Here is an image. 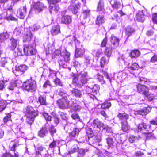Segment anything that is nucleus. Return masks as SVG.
Here are the masks:
<instances>
[{
    "label": "nucleus",
    "instance_id": "37998d69",
    "mask_svg": "<svg viewBox=\"0 0 157 157\" xmlns=\"http://www.w3.org/2000/svg\"><path fill=\"white\" fill-rule=\"evenodd\" d=\"M38 101L41 105H46V98L45 96H40L39 98Z\"/></svg>",
    "mask_w": 157,
    "mask_h": 157
},
{
    "label": "nucleus",
    "instance_id": "f257e3e1",
    "mask_svg": "<svg viewBox=\"0 0 157 157\" xmlns=\"http://www.w3.org/2000/svg\"><path fill=\"white\" fill-rule=\"evenodd\" d=\"M55 55L56 56H59L58 60L59 66L64 68H68L67 67L69 64V61L70 60V53L66 49L62 50V52L59 50H57L55 52Z\"/></svg>",
    "mask_w": 157,
    "mask_h": 157
},
{
    "label": "nucleus",
    "instance_id": "ddd939ff",
    "mask_svg": "<svg viewBox=\"0 0 157 157\" xmlns=\"http://www.w3.org/2000/svg\"><path fill=\"white\" fill-rule=\"evenodd\" d=\"M81 107L77 104L76 103H75L74 101L71 106H70L69 108L70 109L71 112H76L79 111L81 109Z\"/></svg>",
    "mask_w": 157,
    "mask_h": 157
},
{
    "label": "nucleus",
    "instance_id": "603ef678",
    "mask_svg": "<svg viewBox=\"0 0 157 157\" xmlns=\"http://www.w3.org/2000/svg\"><path fill=\"white\" fill-rule=\"evenodd\" d=\"M86 134H87L88 138L92 137L93 136V132L91 128H88L86 131Z\"/></svg>",
    "mask_w": 157,
    "mask_h": 157
},
{
    "label": "nucleus",
    "instance_id": "3c124183",
    "mask_svg": "<svg viewBox=\"0 0 157 157\" xmlns=\"http://www.w3.org/2000/svg\"><path fill=\"white\" fill-rule=\"evenodd\" d=\"M52 115L54 117V121L55 123L57 125L59 122V119L57 115L54 113H52Z\"/></svg>",
    "mask_w": 157,
    "mask_h": 157
},
{
    "label": "nucleus",
    "instance_id": "c756f323",
    "mask_svg": "<svg viewBox=\"0 0 157 157\" xmlns=\"http://www.w3.org/2000/svg\"><path fill=\"white\" fill-rule=\"evenodd\" d=\"M85 52L84 49H79L76 48L75 51V56L76 57H81L83 55Z\"/></svg>",
    "mask_w": 157,
    "mask_h": 157
},
{
    "label": "nucleus",
    "instance_id": "ea45409f",
    "mask_svg": "<svg viewBox=\"0 0 157 157\" xmlns=\"http://www.w3.org/2000/svg\"><path fill=\"white\" fill-rule=\"evenodd\" d=\"M59 95L62 97V98H69V96L64 91L63 89H60L59 92Z\"/></svg>",
    "mask_w": 157,
    "mask_h": 157
},
{
    "label": "nucleus",
    "instance_id": "774afa93",
    "mask_svg": "<svg viewBox=\"0 0 157 157\" xmlns=\"http://www.w3.org/2000/svg\"><path fill=\"white\" fill-rule=\"evenodd\" d=\"M151 62L152 63H155L157 62V54H155L151 58Z\"/></svg>",
    "mask_w": 157,
    "mask_h": 157
},
{
    "label": "nucleus",
    "instance_id": "4d7b16f0",
    "mask_svg": "<svg viewBox=\"0 0 157 157\" xmlns=\"http://www.w3.org/2000/svg\"><path fill=\"white\" fill-rule=\"evenodd\" d=\"M22 84L21 81L20 80H17L15 81L12 82V85H14L15 86H20V85Z\"/></svg>",
    "mask_w": 157,
    "mask_h": 157
},
{
    "label": "nucleus",
    "instance_id": "6e6552de",
    "mask_svg": "<svg viewBox=\"0 0 157 157\" xmlns=\"http://www.w3.org/2000/svg\"><path fill=\"white\" fill-rule=\"evenodd\" d=\"M80 130L77 128H74L69 134V137L71 140H76L79 134Z\"/></svg>",
    "mask_w": 157,
    "mask_h": 157
},
{
    "label": "nucleus",
    "instance_id": "5701e85b",
    "mask_svg": "<svg viewBox=\"0 0 157 157\" xmlns=\"http://www.w3.org/2000/svg\"><path fill=\"white\" fill-rule=\"evenodd\" d=\"M148 109V110L150 109L151 108L150 107H148L144 108L143 109L137 110L135 111V114H137L142 115H146L148 113V112L146 111V109Z\"/></svg>",
    "mask_w": 157,
    "mask_h": 157
},
{
    "label": "nucleus",
    "instance_id": "09e8293b",
    "mask_svg": "<svg viewBox=\"0 0 157 157\" xmlns=\"http://www.w3.org/2000/svg\"><path fill=\"white\" fill-rule=\"evenodd\" d=\"M6 102L5 101H0V112L3 111L6 106Z\"/></svg>",
    "mask_w": 157,
    "mask_h": 157
},
{
    "label": "nucleus",
    "instance_id": "c03bdc74",
    "mask_svg": "<svg viewBox=\"0 0 157 157\" xmlns=\"http://www.w3.org/2000/svg\"><path fill=\"white\" fill-rule=\"evenodd\" d=\"M78 150V147L73 148L69 151L68 153L67 154V155H66V154H65L63 156V157H66L67 156H69V155L71 156V154L77 151Z\"/></svg>",
    "mask_w": 157,
    "mask_h": 157
},
{
    "label": "nucleus",
    "instance_id": "a878e982",
    "mask_svg": "<svg viewBox=\"0 0 157 157\" xmlns=\"http://www.w3.org/2000/svg\"><path fill=\"white\" fill-rule=\"evenodd\" d=\"M48 131L45 127H43L38 132V135L40 137H44L47 134Z\"/></svg>",
    "mask_w": 157,
    "mask_h": 157
},
{
    "label": "nucleus",
    "instance_id": "e433bc0d",
    "mask_svg": "<svg viewBox=\"0 0 157 157\" xmlns=\"http://www.w3.org/2000/svg\"><path fill=\"white\" fill-rule=\"evenodd\" d=\"M106 140L108 146L109 147H113L114 141L113 138L108 137L106 138Z\"/></svg>",
    "mask_w": 157,
    "mask_h": 157
},
{
    "label": "nucleus",
    "instance_id": "a211bd4d",
    "mask_svg": "<svg viewBox=\"0 0 157 157\" xmlns=\"http://www.w3.org/2000/svg\"><path fill=\"white\" fill-rule=\"evenodd\" d=\"M61 22L63 24H69L71 22V18L68 15L63 16L61 18Z\"/></svg>",
    "mask_w": 157,
    "mask_h": 157
},
{
    "label": "nucleus",
    "instance_id": "393cba45",
    "mask_svg": "<svg viewBox=\"0 0 157 157\" xmlns=\"http://www.w3.org/2000/svg\"><path fill=\"white\" fill-rule=\"evenodd\" d=\"M141 138V137L139 136H136L134 135H130L129 136L128 140L130 143H132L138 141Z\"/></svg>",
    "mask_w": 157,
    "mask_h": 157
},
{
    "label": "nucleus",
    "instance_id": "f8f14e48",
    "mask_svg": "<svg viewBox=\"0 0 157 157\" xmlns=\"http://www.w3.org/2000/svg\"><path fill=\"white\" fill-rule=\"evenodd\" d=\"M51 33L53 35H56L60 33V26L58 25L53 26L51 31Z\"/></svg>",
    "mask_w": 157,
    "mask_h": 157
},
{
    "label": "nucleus",
    "instance_id": "69168bd1",
    "mask_svg": "<svg viewBox=\"0 0 157 157\" xmlns=\"http://www.w3.org/2000/svg\"><path fill=\"white\" fill-rule=\"evenodd\" d=\"M152 17L154 22L157 24V13H153L152 14Z\"/></svg>",
    "mask_w": 157,
    "mask_h": 157
},
{
    "label": "nucleus",
    "instance_id": "338daca9",
    "mask_svg": "<svg viewBox=\"0 0 157 157\" xmlns=\"http://www.w3.org/2000/svg\"><path fill=\"white\" fill-rule=\"evenodd\" d=\"M40 28V26L36 24H35L33 25V27H32V31H37Z\"/></svg>",
    "mask_w": 157,
    "mask_h": 157
},
{
    "label": "nucleus",
    "instance_id": "39448f33",
    "mask_svg": "<svg viewBox=\"0 0 157 157\" xmlns=\"http://www.w3.org/2000/svg\"><path fill=\"white\" fill-rule=\"evenodd\" d=\"M24 51L27 56L35 55L36 53V50L32 46L29 44H26L24 46Z\"/></svg>",
    "mask_w": 157,
    "mask_h": 157
},
{
    "label": "nucleus",
    "instance_id": "72a5a7b5",
    "mask_svg": "<svg viewBox=\"0 0 157 157\" xmlns=\"http://www.w3.org/2000/svg\"><path fill=\"white\" fill-rule=\"evenodd\" d=\"M88 88L89 89V91L90 92L92 91V92L94 94H96L99 92L100 87L98 85H94L92 89L89 87H88V88H87V89H88Z\"/></svg>",
    "mask_w": 157,
    "mask_h": 157
},
{
    "label": "nucleus",
    "instance_id": "de8ad7c7",
    "mask_svg": "<svg viewBox=\"0 0 157 157\" xmlns=\"http://www.w3.org/2000/svg\"><path fill=\"white\" fill-rule=\"evenodd\" d=\"M98 10L102 11L104 10V2L103 0H100L98 6Z\"/></svg>",
    "mask_w": 157,
    "mask_h": 157
},
{
    "label": "nucleus",
    "instance_id": "0eeeda50",
    "mask_svg": "<svg viewBox=\"0 0 157 157\" xmlns=\"http://www.w3.org/2000/svg\"><path fill=\"white\" fill-rule=\"evenodd\" d=\"M139 80L142 83L148 84L150 86V89L151 90H155L157 89V86H155L153 85L154 83L151 82L149 79H147L143 77H140Z\"/></svg>",
    "mask_w": 157,
    "mask_h": 157
},
{
    "label": "nucleus",
    "instance_id": "473e14b6",
    "mask_svg": "<svg viewBox=\"0 0 157 157\" xmlns=\"http://www.w3.org/2000/svg\"><path fill=\"white\" fill-rule=\"evenodd\" d=\"M140 52L138 50H134L131 51L130 56L132 58H136L140 56Z\"/></svg>",
    "mask_w": 157,
    "mask_h": 157
},
{
    "label": "nucleus",
    "instance_id": "1a4fd4ad",
    "mask_svg": "<svg viewBox=\"0 0 157 157\" xmlns=\"http://www.w3.org/2000/svg\"><path fill=\"white\" fill-rule=\"evenodd\" d=\"M44 7V4L40 2H37L35 3L33 5V9L35 12L38 13L43 10Z\"/></svg>",
    "mask_w": 157,
    "mask_h": 157
},
{
    "label": "nucleus",
    "instance_id": "0e129e2a",
    "mask_svg": "<svg viewBox=\"0 0 157 157\" xmlns=\"http://www.w3.org/2000/svg\"><path fill=\"white\" fill-rule=\"evenodd\" d=\"M43 115L46 121H51L52 117L49 116L47 113H44Z\"/></svg>",
    "mask_w": 157,
    "mask_h": 157
},
{
    "label": "nucleus",
    "instance_id": "bf43d9fd",
    "mask_svg": "<svg viewBox=\"0 0 157 157\" xmlns=\"http://www.w3.org/2000/svg\"><path fill=\"white\" fill-rule=\"evenodd\" d=\"M47 1L50 4L56 5L55 4L60 2L61 0H47Z\"/></svg>",
    "mask_w": 157,
    "mask_h": 157
},
{
    "label": "nucleus",
    "instance_id": "8fccbe9b",
    "mask_svg": "<svg viewBox=\"0 0 157 157\" xmlns=\"http://www.w3.org/2000/svg\"><path fill=\"white\" fill-rule=\"evenodd\" d=\"M67 40L68 41V43L69 44L72 43L73 41H74L75 44L76 41L78 42V41L74 36H71L69 38L67 39Z\"/></svg>",
    "mask_w": 157,
    "mask_h": 157
},
{
    "label": "nucleus",
    "instance_id": "58836bf2",
    "mask_svg": "<svg viewBox=\"0 0 157 157\" xmlns=\"http://www.w3.org/2000/svg\"><path fill=\"white\" fill-rule=\"evenodd\" d=\"M11 115L8 114L3 119L4 122L6 123V125L8 126H10L11 124H9V123H11V120H10Z\"/></svg>",
    "mask_w": 157,
    "mask_h": 157
},
{
    "label": "nucleus",
    "instance_id": "412c9836",
    "mask_svg": "<svg viewBox=\"0 0 157 157\" xmlns=\"http://www.w3.org/2000/svg\"><path fill=\"white\" fill-rule=\"evenodd\" d=\"M26 13V8L24 6L23 9H20L17 12L18 17L21 19L24 18Z\"/></svg>",
    "mask_w": 157,
    "mask_h": 157
},
{
    "label": "nucleus",
    "instance_id": "f03ea898",
    "mask_svg": "<svg viewBox=\"0 0 157 157\" xmlns=\"http://www.w3.org/2000/svg\"><path fill=\"white\" fill-rule=\"evenodd\" d=\"M87 73L82 71L78 75H74L72 76V83L79 87H81L87 81Z\"/></svg>",
    "mask_w": 157,
    "mask_h": 157
},
{
    "label": "nucleus",
    "instance_id": "aec40b11",
    "mask_svg": "<svg viewBox=\"0 0 157 157\" xmlns=\"http://www.w3.org/2000/svg\"><path fill=\"white\" fill-rule=\"evenodd\" d=\"M80 7V6L79 4H75L69 6V9L71 10L74 14H75L78 12Z\"/></svg>",
    "mask_w": 157,
    "mask_h": 157
},
{
    "label": "nucleus",
    "instance_id": "c85d7f7f",
    "mask_svg": "<svg viewBox=\"0 0 157 157\" xmlns=\"http://www.w3.org/2000/svg\"><path fill=\"white\" fill-rule=\"evenodd\" d=\"M32 37V34L31 32L30 31H27L23 36V41L25 42L29 41L31 40Z\"/></svg>",
    "mask_w": 157,
    "mask_h": 157
},
{
    "label": "nucleus",
    "instance_id": "a19ab883",
    "mask_svg": "<svg viewBox=\"0 0 157 157\" xmlns=\"http://www.w3.org/2000/svg\"><path fill=\"white\" fill-rule=\"evenodd\" d=\"M129 129L126 120L122 122V129L124 132L127 131Z\"/></svg>",
    "mask_w": 157,
    "mask_h": 157
},
{
    "label": "nucleus",
    "instance_id": "2eb2a0df",
    "mask_svg": "<svg viewBox=\"0 0 157 157\" xmlns=\"http://www.w3.org/2000/svg\"><path fill=\"white\" fill-rule=\"evenodd\" d=\"M93 124L94 127H96L100 129L102 127L103 128H105L103 123L98 119H96L94 120Z\"/></svg>",
    "mask_w": 157,
    "mask_h": 157
},
{
    "label": "nucleus",
    "instance_id": "79ce46f5",
    "mask_svg": "<svg viewBox=\"0 0 157 157\" xmlns=\"http://www.w3.org/2000/svg\"><path fill=\"white\" fill-rule=\"evenodd\" d=\"M117 117L121 119H123L126 120L128 118V115L125 113H119Z\"/></svg>",
    "mask_w": 157,
    "mask_h": 157
},
{
    "label": "nucleus",
    "instance_id": "b1692460",
    "mask_svg": "<svg viewBox=\"0 0 157 157\" xmlns=\"http://www.w3.org/2000/svg\"><path fill=\"white\" fill-rule=\"evenodd\" d=\"M49 11L51 14L52 13H56L59 9V7L56 5L50 4L49 6Z\"/></svg>",
    "mask_w": 157,
    "mask_h": 157
},
{
    "label": "nucleus",
    "instance_id": "4468645a",
    "mask_svg": "<svg viewBox=\"0 0 157 157\" xmlns=\"http://www.w3.org/2000/svg\"><path fill=\"white\" fill-rule=\"evenodd\" d=\"M105 22V19L104 16L103 15H99L97 16L95 21L96 24L99 26L104 23Z\"/></svg>",
    "mask_w": 157,
    "mask_h": 157
},
{
    "label": "nucleus",
    "instance_id": "dca6fc26",
    "mask_svg": "<svg viewBox=\"0 0 157 157\" xmlns=\"http://www.w3.org/2000/svg\"><path fill=\"white\" fill-rule=\"evenodd\" d=\"M111 38L110 41L111 43L113 44L114 48H117L119 45V39L113 34L111 35Z\"/></svg>",
    "mask_w": 157,
    "mask_h": 157
},
{
    "label": "nucleus",
    "instance_id": "49530a36",
    "mask_svg": "<svg viewBox=\"0 0 157 157\" xmlns=\"http://www.w3.org/2000/svg\"><path fill=\"white\" fill-rule=\"evenodd\" d=\"M111 106V104L110 102L105 101L101 105V108L103 109L109 108Z\"/></svg>",
    "mask_w": 157,
    "mask_h": 157
},
{
    "label": "nucleus",
    "instance_id": "2f4dec72",
    "mask_svg": "<svg viewBox=\"0 0 157 157\" xmlns=\"http://www.w3.org/2000/svg\"><path fill=\"white\" fill-rule=\"evenodd\" d=\"M36 116H26V122L30 126L32 124L34 121V118Z\"/></svg>",
    "mask_w": 157,
    "mask_h": 157
},
{
    "label": "nucleus",
    "instance_id": "052dcab7",
    "mask_svg": "<svg viewBox=\"0 0 157 157\" xmlns=\"http://www.w3.org/2000/svg\"><path fill=\"white\" fill-rule=\"evenodd\" d=\"M7 80H1L0 81V90H2L4 87L5 85L7 82Z\"/></svg>",
    "mask_w": 157,
    "mask_h": 157
},
{
    "label": "nucleus",
    "instance_id": "680f3d73",
    "mask_svg": "<svg viewBox=\"0 0 157 157\" xmlns=\"http://www.w3.org/2000/svg\"><path fill=\"white\" fill-rule=\"evenodd\" d=\"M49 131L50 132L51 135L52 136L56 132V129L54 127L53 125H52L50 127Z\"/></svg>",
    "mask_w": 157,
    "mask_h": 157
},
{
    "label": "nucleus",
    "instance_id": "5fc2aeb1",
    "mask_svg": "<svg viewBox=\"0 0 157 157\" xmlns=\"http://www.w3.org/2000/svg\"><path fill=\"white\" fill-rule=\"evenodd\" d=\"M103 52L101 48H100L98 49L95 52V56L98 57H99V56Z\"/></svg>",
    "mask_w": 157,
    "mask_h": 157
},
{
    "label": "nucleus",
    "instance_id": "423d86ee",
    "mask_svg": "<svg viewBox=\"0 0 157 157\" xmlns=\"http://www.w3.org/2000/svg\"><path fill=\"white\" fill-rule=\"evenodd\" d=\"M137 88L138 91L140 93L142 94L147 97L149 94V89L147 86L138 84L137 86Z\"/></svg>",
    "mask_w": 157,
    "mask_h": 157
},
{
    "label": "nucleus",
    "instance_id": "9b49d317",
    "mask_svg": "<svg viewBox=\"0 0 157 157\" xmlns=\"http://www.w3.org/2000/svg\"><path fill=\"white\" fill-rule=\"evenodd\" d=\"M25 113L26 116L29 115L32 116H36L37 113L35 111L33 108L30 106H28L26 108Z\"/></svg>",
    "mask_w": 157,
    "mask_h": 157
},
{
    "label": "nucleus",
    "instance_id": "cd10ccee",
    "mask_svg": "<svg viewBox=\"0 0 157 157\" xmlns=\"http://www.w3.org/2000/svg\"><path fill=\"white\" fill-rule=\"evenodd\" d=\"M28 68V67L25 64H22L16 67V70L17 71L24 72Z\"/></svg>",
    "mask_w": 157,
    "mask_h": 157
},
{
    "label": "nucleus",
    "instance_id": "bb28decb",
    "mask_svg": "<svg viewBox=\"0 0 157 157\" xmlns=\"http://www.w3.org/2000/svg\"><path fill=\"white\" fill-rule=\"evenodd\" d=\"M72 94L76 98H80L82 96V93L80 91L76 89H74L71 91Z\"/></svg>",
    "mask_w": 157,
    "mask_h": 157
},
{
    "label": "nucleus",
    "instance_id": "6e6d98bb",
    "mask_svg": "<svg viewBox=\"0 0 157 157\" xmlns=\"http://www.w3.org/2000/svg\"><path fill=\"white\" fill-rule=\"evenodd\" d=\"M84 58L86 65L89 64L90 63L91 57L89 55H86L85 56Z\"/></svg>",
    "mask_w": 157,
    "mask_h": 157
},
{
    "label": "nucleus",
    "instance_id": "f3484780",
    "mask_svg": "<svg viewBox=\"0 0 157 157\" xmlns=\"http://www.w3.org/2000/svg\"><path fill=\"white\" fill-rule=\"evenodd\" d=\"M136 18L138 21L142 22L144 21L145 18L143 11H139L136 16Z\"/></svg>",
    "mask_w": 157,
    "mask_h": 157
},
{
    "label": "nucleus",
    "instance_id": "864d4df0",
    "mask_svg": "<svg viewBox=\"0 0 157 157\" xmlns=\"http://www.w3.org/2000/svg\"><path fill=\"white\" fill-rule=\"evenodd\" d=\"M78 151V157H83L85 154V150L83 149H80Z\"/></svg>",
    "mask_w": 157,
    "mask_h": 157
},
{
    "label": "nucleus",
    "instance_id": "7ed1b4c3",
    "mask_svg": "<svg viewBox=\"0 0 157 157\" xmlns=\"http://www.w3.org/2000/svg\"><path fill=\"white\" fill-rule=\"evenodd\" d=\"M22 84L23 88L27 91L33 92L36 90V83L34 81L28 80L24 82Z\"/></svg>",
    "mask_w": 157,
    "mask_h": 157
},
{
    "label": "nucleus",
    "instance_id": "4c0bfd02",
    "mask_svg": "<svg viewBox=\"0 0 157 157\" xmlns=\"http://www.w3.org/2000/svg\"><path fill=\"white\" fill-rule=\"evenodd\" d=\"M95 77L101 84H104L105 83V81L104 80L102 75L101 74L99 73L95 75Z\"/></svg>",
    "mask_w": 157,
    "mask_h": 157
},
{
    "label": "nucleus",
    "instance_id": "4be33fe9",
    "mask_svg": "<svg viewBox=\"0 0 157 157\" xmlns=\"http://www.w3.org/2000/svg\"><path fill=\"white\" fill-rule=\"evenodd\" d=\"M112 7L116 9L120 8L121 6L120 2L118 0H112L110 2Z\"/></svg>",
    "mask_w": 157,
    "mask_h": 157
},
{
    "label": "nucleus",
    "instance_id": "9d476101",
    "mask_svg": "<svg viewBox=\"0 0 157 157\" xmlns=\"http://www.w3.org/2000/svg\"><path fill=\"white\" fill-rule=\"evenodd\" d=\"M147 124L144 122H142L138 126L137 131L138 132H142L143 133H147L145 131L147 132L149 131L148 127Z\"/></svg>",
    "mask_w": 157,
    "mask_h": 157
},
{
    "label": "nucleus",
    "instance_id": "20e7f679",
    "mask_svg": "<svg viewBox=\"0 0 157 157\" xmlns=\"http://www.w3.org/2000/svg\"><path fill=\"white\" fill-rule=\"evenodd\" d=\"M69 98H61L57 100L56 103L59 108L62 109L69 108Z\"/></svg>",
    "mask_w": 157,
    "mask_h": 157
},
{
    "label": "nucleus",
    "instance_id": "7c9ffc66",
    "mask_svg": "<svg viewBox=\"0 0 157 157\" xmlns=\"http://www.w3.org/2000/svg\"><path fill=\"white\" fill-rule=\"evenodd\" d=\"M10 41L11 42V45L10 46L11 49L12 50H13L17 47V40L14 38H12L10 39Z\"/></svg>",
    "mask_w": 157,
    "mask_h": 157
},
{
    "label": "nucleus",
    "instance_id": "a18cd8bd",
    "mask_svg": "<svg viewBox=\"0 0 157 157\" xmlns=\"http://www.w3.org/2000/svg\"><path fill=\"white\" fill-rule=\"evenodd\" d=\"M109 59V58L106 59L105 57H102L100 62L101 66L102 67L105 64H107L108 63Z\"/></svg>",
    "mask_w": 157,
    "mask_h": 157
},
{
    "label": "nucleus",
    "instance_id": "f704fd0d",
    "mask_svg": "<svg viewBox=\"0 0 157 157\" xmlns=\"http://www.w3.org/2000/svg\"><path fill=\"white\" fill-rule=\"evenodd\" d=\"M9 38L7 32L3 33L0 34V43L3 42Z\"/></svg>",
    "mask_w": 157,
    "mask_h": 157
},
{
    "label": "nucleus",
    "instance_id": "6ab92c4d",
    "mask_svg": "<svg viewBox=\"0 0 157 157\" xmlns=\"http://www.w3.org/2000/svg\"><path fill=\"white\" fill-rule=\"evenodd\" d=\"M134 31V29L130 26H128L125 29V34L127 36V38L131 36Z\"/></svg>",
    "mask_w": 157,
    "mask_h": 157
},
{
    "label": "nucleus",
    "instance_id": "e2e57ef3",
    "mask_svg": "<svg viewBox=\"0 0 157 157\" xmlns=\"http://www.w3.org/2000/svg\"><path fill=\"white\" fill-rule=\"evenodd\" d=\"M54 82L55 84L56 85H59L60 86H62V83L60 79L58 78H55L54 81Z\"/></svg>",
    "mask_w": 157,
    "mask_h": 157
},
{
    "label": "nucleus",
    "instance_id": "c9c22d12",
    "mask_svg": "<svg viewBox=\"0 0 157 157\" xmlns=\"http://www.w3.org/2000/svg\"><path fill=\"white\" fill-rule=\"evenodd\" d=\"M112 48L111 47H108L106 48L104 52L105 55L107 56L108 58L111 56L112 54Z\"/></svg>",
    "mask_w": 157,
    "mask_h": 157
},
{
    "label": "nucleus",
    "instance_id": "13d9d810",
    "mask_svg": "<svg viewBox=\"0 0 157 157\" xmlns=\"http://www.w3.org/2000/svg\"><path fill=\"white\" fill-rule=\"evenodd\" d=\"M90 10H84L82 13L84 17L85 18L89 15Z\"/></svg>",
    "mask_w": 157,
    "mask_h": 157
}]
</instances>
